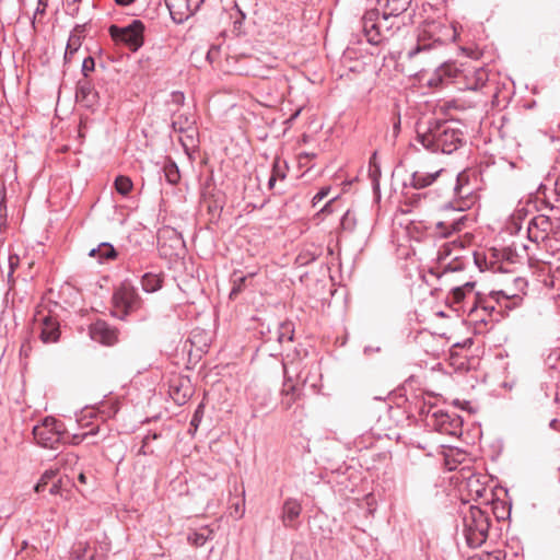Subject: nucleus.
Segmentation results:
<instances>
[{"instance_id":"09e8293b","label":"nucleus","mask_w":560,"mask_h":560,"mask_svg":"<svg viewBox=\"0 0 560 560\" xmlns=\"http://www.w3.org/2000/svg\"><path fill=\"white\" fill-rule=\"evenodd\" d=\"M150 439H151L150 436H145V438L143 439V445H142V447H141V452H142L143 454H147L145 448H148V447H149Z\"/></svg>"},{"instance_id":"f3484780","label":"nucleus","mask_w":560,"mask_h":560,"mask_svg":"<svg viewBox=\"0 0 560 560\" xmlns=\"http://www.w3.org/2000/svg\"><path fill=\"white\" fill-rule=\"evenodd\" d=\"M174 230L170 226H164L158 232L159 250L165 258L172 259L174 256L172 237Z\"/></svg>"},{"instance_id":"f704fd0d","label":"nucleus","mask_w":560,"mask_h":560,"mask_svg":"<svg viewBox=\"0 0 560 560\" xmlns=\"http://www.w3.org/2000/svg\"><path fill=\"white\" fill-rule=\"evenodd\" d=\"M163 173L168 183L173 184L175 180L173 176L175 175V163L170 161V163L163 168Z\"/></svg>"},{"instance_id":"dca6fc26","label":"nucleus","mask_w":560,"mask_h":560,"mask_svg":"<svg viewBox=\"0 0 560 560\" xmlns=\"http://www.w3.org/2000/svg\"><path fill=\"white\" fill-rule=\"evenodd\" d=\"M383 7V21L389 16H398L404 13L411 3V0H380Z\"/></svg>"},{"instance_id":"9b49d317","label":"nucleus","mask_w":560,"mask_h":560,"mask_svg":"<svg viewBox=\"0 0 560 560\" xmlns=\"http://www.w3.org/2000/svg\"><path fill=\"white\" fill-rule=\"evenodd\" d=\"M75 100L86 108L93 109L98 104V93L89 79H80L75 88Z\"/></svg>"},{"instance_id":"2eb2a0df","label":"nucleus","mask_w":560,"mask_h":560,"mask_svg":"<svg viewBox=\"0 0 560 560\" xmlns=\"http://www.w3.org/2000/svg\"><path fill=\"white\" fill-rule=\"evenodd\" d=\"M42 325L40 339L43 342H56L59 339L60 330L59 323L56 318L47 315L39 318Z\"/></svg>"},{"instance_id":"72a5a7b5","label":"nucleus","mask_w":560,"mask_h":560,"mask_svg":"<svg viewBox=\"0 0 560 560\" xmlns=\"http://www.w3.org/2000/svg\"><path fill=\"white\" fill-rule=\"evenodd\" d=\"M94 67H95L94 59L92 57H86L82 62V74H83L82 79H88L89 73L94 70Z\"/></svg>"},{"instance_id":"e433bc0d","label":"nucleus","mask_w":560,"mask_h":560,"mask_svg":"<svg viewBox=\"0 0 560 560\" xmlns=\"http://www.w3.org/2000/svg\"><path fill=\"white\" fill-rule=\"evenodd\" d=\"M79 457L74 453H67L61 458L60 462L62 465H74L77 464Z\"/></svg>"},{"instance_id":"473e14b6","label":"nucleus","mask_w":560,"mask_h":560,"mask_svg":"<svg viewBox=\"0 0 560 560\" xmlns=\"http://www.w3.org/2000/svg\"><path fill=\"white\" fill-rule=\"evenodd\" d=\"M246 279H247V277H241L240 279L234 280L233 288L230 292V299L236 298L237 294H240L243 291V289L245 287Z\"/></svg>"},{"instance_id":"a878e982","label":"nucleus","mask_w":560,"mask_h":560,"mask_svg":"<svg viewBox=\"0 0 560 560\" xmlns=\"http://www.w3.org/2000/svg\"><path fill=\"white\" fill-rule=\"evenodd\" d=\"M441 171H436L434 173H428V174H419L416 173L413 175V185L417 188H423L429 185H431L435 178L440 175Z\"/></svg>"},{"instance_id":"6ab92c4d","label":"nucleus","mask_w":560,"mask_h":560,"mask_svg":"<svg viewBox=\"0 0 560 560\" xmlns=\"http://www.w3.org/2000/svg\"><path fill=\"white\" fill-rule=\"evenodd\" d=\"M475 291V282H466L465 284L454 288L451 292L450 302L452 305H459L464 300L471 295Z\"/></svg>"},{"instance_id":"bf43d9fd","label":"nucleus","mask_w":560,"mask_h":560,"mask_svg":"<svg viewBox=\"0 0 560 560\" xmlns=\"http://www.w3.org/2000/svg\"><path fill=\"white\" fill-rule=\"evenodd\" d=\"M171 126L173 129H175V121H173Z\"/></svg>"},{"instance_id":"13d9d810","label":"nucleus","mask_w":560,"mask_h":560,"mask_svg":"<svg viewBox=\"0 0 560 560\" xmlns=\"http://www.w3.org/2000/svg\"><path fill=\"white\" fill-rule=\"evenodd\" d=\"M189 396H190V394H187V393L184 394L185 399L188 398Z\"/></svg>"},{"instance_id":"b1692460","label":"nucleus","mask_w":560,"mask_h":560,"mask_svg":"<svg viewBox=\"0 0 560 560\" xmlns=\"http://www.w3.org/2000/svg\"><path fill=\"white\" fill-rule=\"evenodd\" d=\"M72 558L74 560H93L94 552L90 550V546L88 542L79 541L73 547Z\"/></svg>"},{"instance_id":"c03bdc74","label":"nucleus","mask_w":560,"mask_h":560,"mask_svg":"<svg viewBox=\"0 0 560 560\" xmlns=\"http://www.w3.org/2000/svg\"><path fill=\"white\" fill-rule=\"evenodd\" d=\"M335 199H331L329 200L323 208L322 210L318 212V214L320 213H331L332 212V209H331V203Z\"/></svg>"},{"instance_id":"aec40b11","label":"nucleus","mask_w":560,"mask_h":560,"mask_svg":"<svg viewBox=\"0 0 560 560\" xmlns=\"http://www.w3.org/2000/svg\"><path fill=\"white\" fill-rule=\"evenodd\" d=\"M463 218L453 221H439L435 224L434 233L441 237H448L453 232L460 231Z\"/></svg>"},{"instance_id":"c9c22d12","label":"nucleus","mask_w":560,"mask_h":560,"mask_svg":"<svg viewBox=\"0 0 560 560\" xmlns=\"http://www.w3.org/2000/svg\"><path fill=\"white\" fill-rule=\"evenodd\" d=\"M8 262H9L8 277L11 278L13 276L14 270L18 268V266L20 264V258L15 254L10 255L9 259H8Z\"/></svg>"},{"instance_id":"a19ab883","label":"nucleus","mask_w":560,"mask_h":560,"mask_svg":"<svg viewBox=\"0 0 560 560\" xmlns=\"http://www.w3.org/2000/svg\"><path fill=\"white\" fill-rule=\"evenodd\" d=\"M174 1L175 0H165V5L170 11V15H171L172 20H175V11H174L175 3H174Z\"/></svg>"},{"instance_id":"a211bd4d","label":"nucleus","mask_w":560,"mask_h":560,"mask_svg":"<svg viewBox=\"0 0 560 560\" xmlns=\"http://www.w3.org/2000/svg\"><path fill=\"white\" fill-rule=\"evenodd\" d=\"M302 511L301 504L294 499H288L283 504L282 521L285 527H295V521Z\"/></svg>"},{"instance_id":"8fccbe9b","label":"nucleus","mask_w":560,"mask_h":560,"mask_svg":"<svg viewBox=\"0 0 560 560\" xmlns=\"http://www.w3.org/2000/svg\"><path fill=\"white\" fill-rule=\"evenodd\" d=\"M59 490H60V485L57 482V483H54L50 489H49V492L51 494H57L59 493Z\"/></svg>"},{"instance_id":"603ef678","label":"nucleus","mask_w":560,"mask_h":560,"mask_svg":"<svg viewBox=\"0 0 560 560\" xmlns=\"http://www.w3.org/2000/svg\"><path fill=\"white\" fill-rule=\"evenodd\" d=\"M135 0H116V2L119 4V5H129L133 2Z\"/></svg>"},{"instance_id":"58836bf2","label":"nucleus","mask_w":560,"mask_h":560,"mask_svg":"<svg viewBox=\"0 0 560 560\" xmlns=\"http://www.w3.org/2000/svg\"><path fill=\"white\" fill-rule=\"evenodd\" d=\"M330 191L329 187H323L313 198V206H315L318 201L323 200L328 196Z\"/></svg>"},{"instance_id":"ddd939ff","label":"nucleus","mask_w":560,"mask_h":560,"mask_svg":"<svg viewBox=\"0 0 560 560\" xmlns=\"http://www.w3.org/2000/svg\"><path fill=\"white\" fill-rule=\"evenodd\" d=\"M465 71L466 68L463 65L458 67L453 62H445L435 71L434 75L428 81V84L436 88L442 84L444 79H464Z\"/></svg>"},{"instance_id":"f8f14e48","label":"nucleus","mask_w":560,"mask_h":560,"mask_svg":"<svg viewBox=\"0 0 560 560\" xmlns=\"http://www.w3.org/2000/svg\"><path fill=\"white\" fill-rule=\"evenodd\" d=\"M90 336L93 340L112 346L118 340V331L105 320H96L90 326Z\"/></svg>"},{"instance_id":"20e7f679","label":"nucleus","mask_w":560,"mask_h":560,"mask_svg":"<svg viewBox=\"0 0 560 560\" xmlns=\"http://www.w3.org/2000/svg\"><path fill=\"white\" fill-rule=\"evenodd\" d=\"M465 527L468 542L479 545L486 540L488 535V517L479 508L470 506L468 514L465 516Z\"/></svg>"},{"instance_id":"6e6d98bb","label":"nucleus","mask_w":560,"mask_h":560,"mask_svg":"<svg viewBox=\"0 0 560 560\" xmlns=\"http://www.w3.org/2000/svg\"><path fill=\"white\" fill-rule=\"evenodd\" d=\"M556 190L560 195V177L556 180Z\"/></svg>"},{"instance_id":"bb28decb","label":"nucleus","mask_w":560,"mask_h":560,"mask_svg":"<svg viewBox=\"0 0 560 560\" xmlns=\"http://www.w3.org/2000/svg\"><path fill=\"white\" fill-rule=\"evenodd\" d=\"M81 47V37L78 34L72 33L69 36L66 52H65V59L69 60L72 58V56L78 51V49Z\"/></svg>"},{"instance_id":"7c9ffc66","label":"nucleus","mask_w":560,"mask_h":560,"mask_svg":"<svg viewBox=\"0 0 560 560\" xmlns=\"http://www.w3.org/2000/svg\"><path fill=\"white\" fill-rule=\"evenodd\" d=\"M284 177H285V174L280 165V161L276 160L273 162L272 174H271V176L269 178V183H268L269 188H273L275 183L278 178L283 179Z\"/></svg>"},{"instance_id":"9d476101","label":"nucleus","mask_w":560,"mask_h":560,"mask_svg":"<svg viewBox=\"0 0 560 560\" xmlns=\"http://www.w3.org/2000/svg\"><path fill=\"white\" fill-rule=\"evenodd\" d=\"M527 282L522 277H515L511 281H505L502 288L497 291H492L491 295L498 301L502 300H521L522 295L525 294Z\"/></svg>"},{"instance_id":"7ed1b4c3","label":"nucleus","mask_w":560,"mask_h":560,"mask_svg":"<svg viewBox=\"0 0 560 560\" xmlns=\"http://www.w3.org/2000/svg\"><path fill=\"white\" fill-rule=\"evenodd\" d=\"M451 28L438 22H427L418 37V44L408 51V57L412 58L422 50L431 48L434 44H442L451 36Z\"/></svg>"},{"instance_id":"6e6552de","label":"nucleus","mask_w":560,"mask_h":560,"mask_svg":"<svg viewBox=\"0 0 560 560\" xmlns=\"http://www.w3.org/2000/svg\"><path fill=\"white\" fill-rule=\"evenodd\" d=\"M89 419H95L96 421L101 419V422H104L106 420V417L104 416L103 411H96L93 408H86L82 411L80 418L78 419V423L81 428H88L91 427L89 431H85L83 433L73 434L71 436V440L69 441L72 445H78L84 440H86L89 436L96 435L102 431L101 423H94L89 421Z\"/></svg>"},{"instance_id":"37998d69","label":"nucleus","mask_w":560,"mask_h":560,"mask_svg":"<svg viewBox=\"0 0 560 560\" xmlns=\"http://www.w3.org/2000/svg\"><path fill=\"white\" fill-rule=\"evenodd\" d=\"M534 225L536 226H544V225H548L549 222L547 220V218L545 217H539V218H536L534 221H533Z\"/></svg>"},{"instance_id":"3c124183","label":"nucleus","mask_w":560,"mask_h":560,"mask_svg":"<svg viewBox=\"0 0 560 560\" xmlns=\"http://www.w3.org/2000/svg\"><path fill=\"white\" fill-rule=\"evenodd\" d=\"M295 401V398L294 397H291L290 399H288L287 401H283V405L285 407V409H289L291 408V406L293 405V402Z\"/></svg>"},{"instance_id":"f03ea898","label":"nucleus","mask_w":560,"mask_h":560,"mask_svg":"<svg viewBox=\"0 0 560 560\" xmlns=\"http://www.w3.org/2000/svg\"><path fill=\"white\" fill-rule=\"evenodd\" d=\"M66 428L54 417L44 418L33 428V436L37 445L44 448L56 450L63 443Z\"/></svg>"},{"instance_id":"2f4dec72","label":"nucleus","mask_w":560,"mask_h":560,"mask_svg":"<svg viewBox=\"0 0 560 560\" xmlns=\"http://www.w3.org/2000/svg\"><path fill=\"white\" fill-rule=\"evenodd\" d=\"M341 229L352 231L357 225V220L354 215L348 210L341 219Z\"/></svg>"},{"instance_id":"49530a36","label":"nucleus","mask_w":560,"mask_h":560,"mask_svg":"<svg viewBox=\"0 0 560 560\" xmlns=\"http://www.w3.org/2000/svg\"><path fill=\"white\" fill-rule=\"evenodd\" d=\"M198 423H199V418H198L197 413H195L194 418L190 421V425L192 427V430H190L191 432L197 430Z\"/></svg>"},{"instance_id":"ea45409f","label":"nucleus","mask_w":560,"mask_h":560,"mask_svg":"<svg viewBox=\"0 0 560 560\" xmlns=\"http://www.w3.org/2000/svg\"><path fill=\"white\" fill-rule=\"evenodd\" d=\"M48 5V0H38L35 15L44 14Z\"/></svg>"},{"instance_id":"5fc2aeb1","label":"nucleus","mask_w":560,"mask_h":560,"mask_svg":"<svg viewBox=\"0 0 560 560\" xmlns=\"http://www.w3.org/2000/svg\"><path fill=\"white\" fill-rule=\"evenodd\" d=\"M187 2L188 0H179V2L177 1V8L182 7V4H185V7L188 8Z\"/></svg>"},{"instance_id":"4d7b16f0","label":"nucleus","mask_w":560,"mask_h":560,"mask_svg":"<svg viewBox=\"0 0 560 560\" xmlns=\"http://www.w3.org/2000/svg\"><path fill=\"white\" fill-rule=\"evenodd\" d=\"M293 390H294V386H291L289 389H284L283 393H285V395H289Z\"/></svg>"},{"instance_id":"412c9836","label":"nucleus","mask_w":560,"mask_h":560,"mask_svg":"<svg viewBox=\"0 0 560 560\" xmlns=\"http://www.w3.org/2000/svg\"><path fill=\"white\" fill-rule=\"evenodd\" d=\"M91 257L97 258L98 262L112 260L116 257L115 248L108 243H102L96 248H92L89 253Z\"/></svg>"},{"instance_id":"cd10ccee","label":"nucleus","mask_w":560,"mask_h":560,"mask_svg":"<svg viewBox=\"0 0 560 560\" xmlns=\"http://www.w3.org/2000/svg\"><path fill=\"white\" fill-rule=\"evenodd\" d=\"M114 185L117 192L122 196H127L133 186L131 179L122 175L116 177Z\"/></svg>"},{"instance_id":"a18cd8bd","label":"nucleus","mask_w":560,"mask_h":560,"mask_svg":"<svg viewBox=\"0 0 560 560\" xmlns=\"http://www.w3.org/2000/svg\"><path fill=\"white\" fill-rule=\"evenodd\" d=\"M79 1H80V0H66L68 9H70V8H71V5H73V8L71 9V14H74V13L78 11L77 3H78Z\"/></svg>"},{"instance_id":"79ce46f5","label":"nucleus","mask_w":560,"mask_h":560,"mask_svg":"<svg viewBox=\"0 0 560 560\" xmlns=\"http://www.w3.org/2000/svg\"><path fill=\"white\" fill-rule=\"evenodd\" d=\"M30 351H31L30 342H23L21 348H20V354L24 355V357H27Z\"/></svg>"},{"instance_id":"1a4fd4ad","label":"nucleus","mask_w":560,"mask_h":560,"mask_svg":"<svg viewBox=\"0 0 560 560\" xmlns=\"http://www.w3.org/2000/svg\"><path fill=\"white\" fill-rule=\"evenodd\" d=\"M385 22L383 18L380 19V14L375 10L368 11L362 19V26L365 37L369 43L373 45L380 44L384 35L382 33V27L385 26Z\"/></svg>"},{"instance_id":"c756f323","label":"nucleus","mask_w":560,"mask_h":560,"mask_svg":"<svg viewBox=\"0 0 560 560\" xmlns=\"http://www.w3.org/2000/svg\"><path fill=\"white\" fill-rule=\"evenodd\" d=\"M211 533L212 532L209 529H203L201 533H194L192 535H189L188 540L196 547L203 546Z\"/></svg>"},{"instance_id":"c85d7f7f","label":"nucleus","mask_w":560,"mask_h":560,"mask_svg":"<svg viewBox=\"0 0 560 560\" xmlns=\"http://www.w3.org/2000/svg\"><path fill=\"white\" fill-rule=\"evenodd\" d=\"M57 472L58 470L57 469H48L46 470L39 481L36 483V486L34 487V490L36 492H42L44 491L45 487L47 486V483L52 480L56 476H57Z\"/></svg>"},{"instance_id":"39448f33","label":"nucleus","mask_w":560,"mask_h":560,"mask_svg":"<svg viewBox=\"0 0 560 560\" xmlns=\"http://www.w3.org/2000/svg\"><path fill=\"white\" fill-rule=\"evenodd\" d=\"M143 24L139 20H133L131 24L125 27L112 25L109 34L116 43H124L131 50L136 51L143 44Z\"/></svg>"},{"instance_id":"de8ad7c7","label":"nucleus","mask_w":560,"mask_h":560,"mask_svg":"<svg viewBox=\"0 0 560 560\" xmlns=\"http://www.w3.org/2000/svg\"><path fill=\"white\" fill-rule=\"evenodd\" d=\"M400 130V117L399 115L396 117V120L394 122V133L395 136L399 132Z\"/></svg>"},{"instance_id":"393cba45","label":"nucleus","mask_w":560,"mask_h":560,"mask_svg":"<svg viewBox=\"0 0 560 560\" xmlns=\"http://www.w3.org/2000/svg\"><path fill=\"white\" fill-rule=\"evenodd\" d=\"M441 171H436L434 173H428V174H419L416 173L413 175V185L417 188H423L429 185H431L435 178L440 175Z\"/></svg>"},{"instance_id":"f257e3e1","label":"nucleus","mask_w":560,"mask_h":560,"mask_svg":"<svg viewBox=\"0 0 560 560\" xmlns=\"http://www.w3.org/2000/svg\"><path fill=\"white\" fill-rule=\"evenodd\" d=\"M417 132L422 145L433 152L452 153L462 142V133L446 122H434L433 127L419 122Z\"/></svg>"},{"instance_id":"0eeeda50","label":"nucleus","mask_w":560,"mask_h":560,"mask_svg":"<svg viewBox=\"0 0 560 560\" xmlns=\"http://www.w3.org/2000/svg\"><path fill=\"white\" fill-rule=\"evenodd\" d=\"M464 245L462 242L445 243L439 250L438 261L444 271H457L464 268Z\"/></svg>"},{"instance_id":"4468645a","label":"nucleus","mask_w":560,"mask_h":560,"mask_svg":"<svg viewBox=\"0 0 560 560\" xmlns=\"http://www.w3.org/2000/svg\"><path fill=\"white\" fill-rule=\"evenodd\" d=\"M488 81V72L483 68H466L464 72V86L468 90H478Z\"/></svg>"},{"instance_id":"4be33fe9","label":"nucleus","mask_w":560,"mask_h":560,"mask_svg":"<svg viewBox=\"0 0 560 560\" xmlns=\"http://www.w3.org/2000/svg\"><path fill=\"white\" fill-rule=\"evenodd\" d=\"M469 182V176L467 172H462L457 176V185L455 187L456 194L460 198H467L465 205L468 207L470 202H472L471 194L472 189L466 188Z\"/></svg>"},{"instance_id":"864d4df0","label":"nucleus","mask_w":560,"mask_h":560,"mask_svg":"<svg viewBox=\"0 0 560 560\" xmlns=\"http://www.w3.org/2000/svg\"><path fill=\"white\" fill-rule=\"evenodd\" d=\"M79 481H80L81 483H85V482H86V477H85V475H84L83 472H81V474L79 475Z\"/></svg>"},{"instance_id":"5701e85b","label":"nucleus","mask_w":560,"mask_h":560,"mask_svg":"<svg viewBox=\"0 0 560 560\" xmlns=\"http://www.w3.org/2000/svg\"><path fill=\"white\" fill-rule=\"evenodd\" d=\"M163 279L160 275L147 272L142 276L141 284L145 292H155L162 287Z\"/></svg>"},{"instance_id":"423d86ee","label":"nucleus","mask_w":560,"mask_h":560,"mask_svg":"<svg viewBox=\"0 0 560 560\" xmlns=\"http://www.w3.org/2000/svg\"><path fill=\"white\" fill-rule=\"evenodd\" d=\"M113 315L124 319L128 314L140 307V298L131 287L122 285L113 295Z\"/></svg>"},{"instance_id":"4c0bfd02","label":"nucleus","mask_w":560,"mask_h":560,"mask_svg":"<svg viewBox=\"0 0 560 560\" xmlns=\"http://www.w3.org/2000/svg\"><path fill=\"white\" fill-rule=\"evenodd\" d=\"M180 142L185 149V151L189 154V150L196 147V140L194 135L187 136V141L180 138Z\"/></svg>"}]
</instances>
